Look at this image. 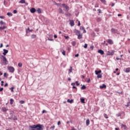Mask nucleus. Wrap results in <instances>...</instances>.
<instances>
[{"label": "nucleus", "mask_w": 130, "mask_h": 130, "mask_svg": "<svg viewBox=\"0 0 130 130\" xmlns=\"http://www.w3.org/2000/svg\"><path fill=\"white\" fill-rule=\"evenodd\" d=\"M44 126L42 124L33 125L29 126L28 130H43Z\"/></svg>", "instance_id": "1"}, {"label": "nucleus", "mask_w": 130, "mask_h": 130, "mask_svg": "<svg viewBox=\"0 0 130 130\" xmlns=\"http://www.w3.org/2000/svg\"><path fill=\"white\" fill-rule=\"evenodd\" d=\"M3 62L1 63L3 65H7L8 64V61L7 60L6 57L2 56Z\"/></svg>", "instance_id": "2"}, {"label": "nucleus", "mask_w": 130, "mask_h": 130, "mask_svg": "<svg viewBox=\"0 0 130 130\" xmlns=\"http://www.w3.org/2000/svg\"><path fill=\"white\" fill-rule=\"evenodd\" d=\"M115 51L112 50V52H110L109 51H107V55H113L114 54Z\"/></svg>", "instance_id": "3"}, {"label": "nucleus", "mask_w": 130, "mask_h": 130, "mask_svg": "<svg viewBox=\"0 0 130 130\" xmlns=\"http://www.w3.org/2000/svg\"><path fill=\"white\" fill-rule=\"evenodd\" d=\"M74 31V33L77 36H78L79 34H81V32L80 31V30H77V29H75Z\"/></svg>", "instance_id": "4"}, {"label": "nucleus", "mask_w": 130, "mask_h": 130, "mask_svg": "<svg viewBox=\"0 0 130 130\" xmlns=\"http://www.w3.org/2000/svg\"><path fill=\"white\" fill-rule=\"evenodd\" d=\"M107 42L109 43V44L112 45H113V41L111 39H108L107 40Z\"/></svg>", "instance_id": "5"}, {"label": "nucleus", "mask_w": 130, "mask_h": 130, "mask_svg": "<svg viewBox=\"0 0 130 130\" xmlns=\"http://www.w3.org/2000/svg\"><path fill=\"white\" fill-rule=\"evenodd\" d=\"M70 24L71 27H73L74 26V21L73 20H70Z\"/></svg>", "instance_id": "6"}, {"label": "nucleus", "mask_w": 130, "mask_h": 130, "mask_svg": "<svg viewBox=\"0 0 130 130\" xmlns=\"http://www.w3.org/2000/svg\"><path fill=\"white\" fill-rule=\"evenodd\" d=\"M111 31L112 32V33L118 34V30L114 28H112V29H111Z\"/></svg>", "instance_id": "7"}, {"label": "nucleus", "mask_w": 130, "mask_h": 130, "mask_svg": "<svg viewBox=\"0 0 130 130\" xmlns=\"http://www.w3.org/2000/svg\"><path fill=\"white\" fill-rule=\"evenodd\" d=\"M33 29H30L29 27H28L27 29H26V33L28 34L29 32H32Z\"/></svg>", "instance_id": "8"}, {"label": "nucleus", "mask_w": 130, "mask_h": 130, "mask_svg": "<svg viewBox=\"0 0 130 130\" xmlns=\"http://www.w3.org/2000/svg\"><path fill=\"white\" fill-rule=\"evenodd\" d=\"M80 29L81 30H83V33L85 34L86 33V30H85L84 27L83 26H80Z\"/></svg>", "instance_id": "9"}, {"label": "nucleus", "mask_w": 130, "mask_h": 130, "mask_svg": "<svg viewBox=\"0 0 130 130\" xmlns=\"http://www.w3.org/2000/svg\"><path fill=\"white\" fill-rule=\"evenodd\" d=\"M9 72H11V73H13L14 71V68H13V67H10V68H9Z\"/></svg>", "instance_id": "10"}, {"label": "nucleus", "mask_w": 130, "mask_h": 130, "mask_svg": "<svg viewBox=\"0 0 130 130\" xmlns=\"http://www.w3.org/2000/svg\"><path fill=\"white\" fill-rule=\"evenodd\" d=\"M4 52L3 53V54L5 56L6 54L8 53V50L4 49Z\"/></svg>", "instance_id": "11"}, {"label": "nucleus", "mask_w": 130, "mask_h": 130, "mask_svg": "<svg viewBox=\"0 0 130 130\" xmlns=\"http://www.w3.org/2000/svg\"><path fill=\"white\" fill-rule=\"evenodd\" d=\"M98 53H100L101 55L104 54V51L101 49L98 51Z\"/></svg>", "instance_id": "12"}, {"label": "nucleus", "mask_w": 130, "mask_h": 130, "mask_svg": "<svg viewBox=\"0 0 130 130\" xmlns=\"http://www.w3.org/2000/svg\"><path fill=\"white\" fill-rule=\"evenodd\" d=\"M30 12L31 13H34L36 12V10L35 8H32L31 9H30Z\"/></svg>", "instance_id": "13"}, {"label": "nucleus", "mask_w": 130, "mask_h": 130, "mask_svg": "<svg viewBox=\"0 0 130 130\" xmlns=\"http://www.w3.org/2000/svg\"><path fill=\"white\" fill-rule=\"evenodd\" d=\"M77 36H78V40H81V39H83V36L82 35H81V34L77 35Z\"/></svg>", "instance_id": "14"}, {"label": "nucleus", "mask_w": 130, "mask_h": 130, "mask_svg": "<svg viewBox=\"0 0 130 130\" xmlns=\"http://www.w3.org/2000/svg\"><path fill=\"white\" fill-rule=\"evenodd\" d=\"M124 72L126 73H128L130 72V68H126Z\"/></svg>", "instance_id": "15"}, {"label": "nucleus", "mask_w": 130, "mask_h": 130, "mask_svg": "<svg viewBox=\"0 0 130 130\" xmlns=\"http://www.w3.org/2000/svg\"><path fill=\"white\" fill-rule=\"evenodd\" d=\"M89 124H90V120H89V119L86 120V126H89Z\"/></svg>", "instance_id": "16"}, {"label": "nucleus", "mask_w": 130, "mask_h": 130, "mask_svg": "<svg viewBox=\"0 0 130 130\" xmlns=\"http://www.w3.org/2000/svg\"><path fill=\"white\" fill-rule=\"evenodd\" d=\"M73 102H74V100H70V99H68V100H67V102L68 103H70V104H72L73 103Z\"/></svg>", "instance_id": "17"}, {"label": "nucleus", "mask_w": 130, "mask_h": 130, "mask_svg": "<svg viewBox=\"0 0 130 130\" xmlns=\"http://www.w3.org/2000/svg\"><path fill=\"white\" fill-rule=\"evenodd\" d=\"M100 88L101 89L106 88V85L105 84H103V85L102 86H100Z\"/></svg>", "instance_id": "18"}, {"label": "nucleus", "mask_w": 130, "mask_h": 130, "mask_svg": "<svg viewBox=\"0 0 130 130\" xmlns=\"http://www.w3.org/2000/svg\"><path fill=\"white\" fill-rule=\"evenodd\" d=\"M36 38H37V35H36L33 34V35H31V38L32 39H36Z\"/></svg>", "instance_id": "19"}, {"label": "nucleus", "mask_w": 130, "mask_h": 130, "mask_svg": "<svg viewBox=\"0 0 130 130\" xmlns=\"http://www.w3.org/2000/svg\"><path fill=\"white\" fill-rule=\"evenodd\" d=\"M80 102L82 104H85V99L81 98L80 99Z\"/></svg>", "instance_id": "20"}, {"label": "nucleus", "mask_w": 130, "mask_h": 130, "mask_svg": "<svg viewBox=\"0 0 130 130\" xmlns=\"http://www.w3.org/2000/svg\"><path fill=\"white\" fill-rule=\"evenodd\" d=\"M72 70H73L72 67H70V69L69 70V73H68L69 75L72 72Z\"/></svg>", "instance_id": "21"}, {"label": "nucleus", "mask_w": 130, "mask_h": 130, "mask_svg": "<svg viewBox=\"0 0 130 130\" xmlns=\"http://www.w3.org/2000/svg\"><path fill=\"white\" fill-rule=\"evenodd\" d=\"M101 73H102V71L101 70H100L99 71H95V75H99V74Z\"/></svg>", "instance_id": "22"}, {"label": "nucleus", "mask_w": 130, "mask_h": 130, "mask_svg": "<svg viewBox=\"0 0 130 130\" xmlns=\"http://www.w3.org/2000/svg\"><path fill=\"white\" fill-rule=\"evenodd\" d=\"M121 127H124V130H126L127 129V126L125 125H124V124H122L121 125Z\"/></svg>", "instance_id": "23"}, {"label": "nucleus", "mask_w": 130, "mask_h": 130, "mask_svg": "<svg viewBox=\"0 0 130 130\" xmlns=\"http://www.w3.org/2000/svg\"><path fill=\"white\" fill-rule=\"evenodd\" d=\"M121 114H123V115H125L124 112H122L121 113H118L117 115L118 117H120Z\"/></svg>", "instance_id": "24"}, {"label": "nucleus", "mask_w": 130, "mask_h": 130, "mask_svg": "<svg viewBox=\"0 0 130 130\" xmlns=\"http://www.w3.org/2000/svg\"><path fill=\"white\" fill-rule=\"evenodd\" d=\"M6 26H3V27L2 26H0V30H2L4 29H6Z\"/></svg>", "instance_id": "25"}, {"label": "nucleus", "mask_w": 130, "mask_h": 130, "mask_svg": "<svg viewBox=\"0 0 130 130\" xmlns=\"http://www.w3.org/2000/svg\"><path fill=\"white\" fill-rule=\"evenodd\" d=\"M37 12H38V14H41L42 13V11L40 9H38L37 10Z\"/></svg>", "instance_id": "26"}, {"label": "nucleus", "mask_w": 130, "mask_h": 130, "mask_svg": "<svg viewBox=\"0 0 130 130\" xmlns=\"http://www.w3.org/2000/svg\"><path fill=\"white\" fill-rule=\"evenodd\" d=\"M13 102H14L13 99H10V105H12L13 104Z\"/></svg>", "instance_id": "27"}, {"label": "nucleus", "mask_w": 130, "mask_h": 130, "mask_svg": "<svg viewBox=\"0 0 130 130\" xmlns=\"http://www.w3.org/2000/svg\"><path fill=\"white\" fill-rule=\"evenodd\" d=\"M19 3H21V4H26V2L24 0H21L19 2Z\"/></svg>", "instance_id": "28"}, {"label": "nucleus", "mask_w": 130, "mask_h": 130, "mask_svg": "<svg viewBox=\"0 0 130 130\" xmlns=\"http://www.w3.org/2000/svg\"><path fill=\"white\" fill-rule=\"evenodd\" d=\"M0 24H1V25H3V24L6 25V23H5V22H3V20H1V21H0Z\"/></svg>", "instance_id": "29"}, {"label": "nucleus", "mask_w": 130, "mask_h": 130, "mask_svg": "<svg viewBox=\"0 0 130 130\" xmlns=\"http://www.w3.org/2000/svg\"><path fill=\"white\" fill-rule=\"evenodd\" d=\"M59 13L64 14V12H63V11L62 10V9L61 8H59Z\"/></svg>", "instance_id": "30"}, {"label": "nucleus", "mask_w": 130, "mask_h": 130, "mask_svg": "<svg viewBox=\"0 0 130 130\" xmlns=\"http://www.w3.org/2000/svg\"><path fill=\"white\" fill-rule=\"evenodd\" d=\"M86 88V86L85 85H83L81 87V89H85Z\"/></svg>", "instance_id": "31"}, {"label": "nucleus", "mask_w": 130, "mask_h": 130, "mask_svg": "<svg viewBox=\"0 0 130 130\" xmlns=\"http://www.w3.org/2000/svg\"><path fill=\"white\" fill-rule=\"evenodd\" d=\"M76 43V42L75 41H73L72 42V45H73V46H75Z\"/></svg>", "instance_id": "32"}, {"label": "nucleus", "mask_w": 130, "mask_h": 130, "mask_svg": "<svg viewBox=\"0 0 130 130\" xmlns=\"http://www.w3.org/2000/svg\"><path fill=\"white\" fill-rule=\"evenodd\" d=\"M19 103L21 104V105H23V104H24V103H25V101H20V102H19Z\"/></svg>", "instance_id": "33"}, {"label": "nucleus", "mask_w": 130, "mask_h": 130, "mask_svg": "<svg viewBox=\"0 0 130 130\" xmlns=\"http://www.w3.org/2000/svg\"><path fill=\"white\" fill-rule=\"evenodd\" d=\"M55 126L54 125V126H51L50 127V129H51V130H54V129H55Z\"/></svg>", "instance_id": "34"}, {"label": "nucleus", "mask_w": 130, "mask_h": 130, "mask_svg": "<svg viewBox=\"0 0 130 130\" xmlns=\"http://www.w3.org/2000/svg\"><path fill=\"white\" fill-rule=\"evenodd\" d=\"M100 1H101V2L103 4H106V2L105 0H100Z\"/></svg>", "instance_id": "35"}, {"label": "nucleus", "mask_w": 130, "mask_h": 130, "mask_svg": "<svg viewBox=\"0 0 130 130\" xmlns=\"http://www.w3.org/2000/svg\"><path fill=\"white\" fill-rule=\"evenodd\" d=\"M2 109H3V111L4 112H6L8 110V109H7L6 108H3Z\"/></svg>", "instance_id": "36"}, {"label": "nucleus", "mask_w": 130, "mask_h": 130, "mask_svg": "<svg viewBox=\"0 0 130 130\" xmlns=\"http://www.w3.org/2000/svg\"><path fill=\"white\" fill-rule=\"evenodd\" d=\"M97 78H102V75H97Z\"/></svg>", "instance_id": "37"}, {"label": "nucleus", "mask_w": 130, "mask_h": 130, "mask_svg": "<svg viewBox=\"0 0 130 130\" xmlns=\"http://www.w3.org/2000/svg\"><path fill=\"white\" fill-rule=\"evenodd\" d=\"M22 65H23V64H22V63H21V62L19 63L18 64V66L19 67H22Z\"/></svg>", "instance_id": "38"}, {"label": "nucleus", "mask_w": 130, "mask_h": 130, "mask_svg": "<svg viewBox=\"0 0 130 130\" xmlns=\"http://www.w3.org/2000/svg\"><path fill=\"white\" fill-rule=\"evenodd\" d=\"M7 15L9 16H12V14L11 13H8Z\"/></svg>", "instance_id": "39"}, {"label": "nucleus", "mask_w": 130, "mask_h": 130, "mask_svg": "<svg viewBox=\"0 0 130 130\" xmlns=\"http://www.w3.org/2000/svg\"><path fill=\"white\" fill-rule=\"evenodd\" d=\"M10 89L11 90V92H14V87H12L11 88H10Z\"/></svg>", "instance_id": "40"}, {"label": "nucleus", "mask_w": 130, "mask_h": 130, "mask_svg": "<svg viewBox=\"0 0 130 130\" xmlns=\"http://www.w3.org/2000/svg\"><path fill=\"white\" fill-rule=\"evenodd\" d=\"M104 117L106 118V119H108V118H109V117L107 116V115L106 114H105L104 115Z\"/></svg>", "instance_id": "41"}, {"label": "nucleus", "mask_w": 130, "mask_h": 130, "mask_svg": "<svg viewBox=\"0 0 130 130\" xmlns=\"http://www.w3.org/2000/svg\"><path fill=\"white\" fill-rule=\"evenodd\" d=\"M66 9L67 10V11H68L69 10V7H68L67 6L66 7H65Z\"/></svg>", "instance_id": "42"}, {"label": "nucleus", "mask_w": 130, "mask_h": 130, "mask_svg": "<svg viewBox=\"0 0 130 130\" xmlns=\"http://www.w3.org/2000/svg\"><path fill=\"white\" fill-rule=\"evenodd\" d=\"M87 46H88L87 44H85V45H84V48H87Z\"/></svg>", "instance_id": "43"}, {"label": "nucleus", "mask_w": 130, "mask_h": 130, "mask_svg": "<svg viewBox=\"0 0 130 130\" xmlns=\"http://www.w3.org/2000/svg\"><path fill=\"white\" fill-rule=\"evenodd\" d=\"M130 106V102H128L127 103V105H125V106L126 107H128V106Z\"/></svg>", "instance_id": "44"}, {"label": "nucleus", "mask_w": 130, "mask_h": 130, "mask_svg": "<svg viewBox=\"0 0 130 130\" xmlns=\"http://www.w3.org/2000/svg\"><path fill=\"white\" fill-rule=\"evenodd\" d=\"M90 49H91V50H93V48H94V46H91L90 47Z\"/></svg>", "instance_id": "45"}, {"label": "nucleus", "mask_w": 130, "mask_h": 130, "mask_svg": "<svg viewBox=\"0 0 130 130\" xmlns=\"http://www.w3.org/2000/svg\"><path fill=\"white\" fill-rule=\"evenodd\" d=\"M98 11L99 12V14H101V9H98Z\"/></svg>", "instance_id": "46"}, {"label": "nucleus", "mask_w": 130, "mask_h": 130, "mask_svg": "<svg viewBox=\"0 0 130 130\" xmlns=\"http://www.w3.org/2000/svg\"><path fill=\"white\" fill-rule=\"evenodd\" d=\"M62 54L63 55H66V51H63L62 52Z\"/></svg>", "instance_id": "47"}, {"label": "nucleus", "mask_w": 130, "mask_h": 130, "mask_svg": "<svg viewBox=\"0 0 130 130\" xmlns=\"http://www.w3.org/2000/svg\"><path fill=\"white\" fill-rule=\"evenodd\" d=\"M1 83H2L1 86H3L4 85V84H3V83H4V81H1Z\"/></svg>", "instance_id": "48"}, {"label": "nucleus", "mask_w": 130, "mask_h": 130, "mask_svg": "<svg viewBox=\"0 0 130 130\" xmlns=\"http://www.w3.org/2000/svg\"><path fill=\"white\" fill-rule=\"evenodd\" d=\"M78 26H81V23L80 22V21H78Z\"/></svg>", "instance_id": "49"}, {"label": "nucleus", "mask_w": 130, "mask_h": 130, "mask_svg": "<svg viewBox=\"0 0 130 130\" xmlns=\"http://www.w3.org/2000/svg\"><path fill=\"white\" fill-rule=\"evenodd\" d=\"M76 84H77V86H79V85H80V83H78V81H76Z\"/></svg>", "instance_id": "50"}, {"label": "nucleus", "mask_w": 130, "mask_h": 130, "mask_svg": "<svg viewBox=\"0 0 130 130\" xmlns=\"http://www.w3.org/2000/svg\"><path fill=\"white\" fill-rule=\"evenodd\" d=\"M75 83L74 82H73V83H71V85H72V86H75Z\"/></svg>", "instance_id": "51"}, {"label": "nucleus", "mask_w": 130, "mask_h": 130, "mask_svg": "<svg viewBox=\"0 0 130 130\" xmlns=\"http://www.w3.org/2000/svg\"><path fill=\"white\" fill-rule=\"evenodd\" d=\"M91 81L90 78H89L87 81V83H90V82Z\"/></svg>", "instance_id": "52"}, {"label": "nucleus", "mask_w": 130, "mask_h": 130, "mask_svg": "<svg viewBox=\"0 0 130 130\" xmlns=\"http://www.w3.org/2000/svg\"><path fill=\"white\" fill-rule=\"evenodd\" d=\"M3 90H4V88L3 87L2 88L0 87V92L2 91Z\"/></svg>", "instance_id": "53"}, {"label": "nucleus", "mask_w": 130, "mask_h": 130, "mask_svg": "<svg viewBox=\"0 0 130 130\" xmlns=\"http://www.w3.org/2000/svg\"><path fill=\"white\" fill-rule=\"evenodd\" d=\"M64 38H66V39H69V36H64Z\"/></svg>", "instance_id": "54"}, {"label": "nucleus", "mask_w": 130, "mask_h": 130, "mask_svg": "<svg viewBox=\"0 0 130 130\" xmlns=\"http://www.w3.org/2000/svg\"><path fill=\"white\" fill-rule=\"evenodd\" d=\"M14 14H16L17 13V10H14L13 11Z\"/></svg>", "instance_id": "55"}, {"label": "nucleus", "mask_w": 130, "mask_h": 130, "mask_svg": "<svg viewBox=\"0 0 130 130\" xmlns=\"http://www.w3.org/2000/svg\"><path fill=\"white\" fill-rule=\"evenodd\" d=\"M116 59L119 60H121V58H119V57H116Z\"/></svg>", "instance_id": "56"}, {"label": "nucleus", "mask_w": 130, "mask_h": 130, "mask_svg": "<svg viewBox=\"0 0 130 130\" xmlns=\"http://www.w3.org/2000/svg\"><path fill=\"white\" fill-rule=\"evenodd\" d=\"M3 46V44H1V46H0V48H2Z\"/></svg>", "instance_id": "57"}, {"label": "nucleus", "mask_w": 130, "mask_h": 130, "mask_svg": "<svg viewBox=\"0 0 130 130\" xmlns=\"http://www.w3.org/2000/svg\"><path fill=\"white\" fill-rule=\"evenodd\" d=\"M8 85V84L7 83H6L5 84V87H6Z\"/></svg>", "instance_id": "58"}, {"label": "nucleus", "mask_w": 130, "mask_h": 130, "mask_svg": "<svg viewBox=\"0 0 130 130\" xmlns=\"http://www.w3.org/2000/svg\"><path fill=\"white\" fill-rule=\"evenodd\" d=\"M4 77H7V74L6 73H5L4 75Z\"/></svg>", "instance_id": "59"}, {"label": "nucleus", "mask_w": 130, "mask_h": 130, "mask_svg": "<svg viewBox=\"0 0 130 130\" xmlns=\"http://www.w3.org/2000/svg\"><path fill=\"white\" fill-rule=\"evenodd\" d=\"M62 6L65 8L67 6L65 4H62Z\"/></svg>", "instance_id": "60"}, {"label": "nucleus", "mask_w": 130, "mask_h": 130, "mask_svg": "<svg viewBox=\"0 0 130 130\" xmlns=\"http://www.w3.org/2000/svg\"><path fill=\"white\" fill-rule=\"evenodd\" d=\"M57 38V36H56V35H54V38H55V39H56Z\"/></svg>", "instance_id": "61"}, {"label": "nucleus", "mask_w": 130, "mask_h": 130, "mask_svg": "<svg viewBox=\"0 0 130 130\" xmlns=\"http://www.w3.org/2000/svg\"><path fill=\"white\" fill-rule=\"evenodd\" d=\"M78 56H79V54H77L75 55V57H78Z\"/></svg>", "instance_id": "62"}, {"label": "nucleus", "mask_w": 130, "mask_h": 130, "mask_svg": "<svg viewBox=\"0 0 130 130\" xmlns=\"http://www.w3.org/2000/svg\"><path fill=\"white\" fill-rule=\"evenodd\" d=\"M60 124V121H59L58 122V125H59Z\"/></svg>", "instance_id": "63"}, {"label": "nucleus", "mask_w": 130, "mask_h": 130, "mask_svg": "<svg viewBox=\"0 0 130 130\" xmlns=\"http://www.w3.org/2000/svg\"><path fill=\"white\" fill-rule=\"evenodd\" d=\"M4 16H0V18H1V19H4Z\"/></svg>", "instance_id": "64"}]
</instances>
